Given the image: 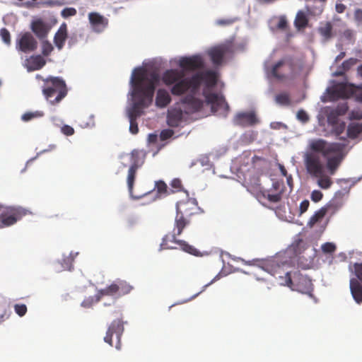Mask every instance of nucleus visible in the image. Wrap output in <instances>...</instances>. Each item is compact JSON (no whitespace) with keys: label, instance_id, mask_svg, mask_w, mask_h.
<instances>
[{"label":"nucleus","instance_id":"f257e3e1","mask_svg":"<svg viewBox=\"0 0 362 362\" xmlns=\"http://www.w3.org/2000/svg\"><path fill=\"white\" fill-rule=\"evenodd\" d=\"M158 81L159 76L155 71H148L144 68H138L134 70L131 83L135 102L129 112V117L136 119L143 114V109L152 104Z\"/></svg>","mask_w":362,"mask_h":362},{"label":"nucleus","instance_id":"f03ea898","mask_svg":"<svg viewBox=\"0 0 362 362\" xmlns=\"http://www.w3.org/2000/svg\"><path fill=\"white\" fill-rule=\"evenodd\" d=\"M288 264L279 262L278 259L268 260L264 264V269L276 279H280V284L291 288L293 291L308 295L315 298L313 284L311 279L303 276L299 271L293 272L288 271Z\"/></svg>","mask_w":362,"mask_h":362},{"label":"nucleus","instance_id":"7ed1b4c3","mask_svg":"<svg viewBox=\"0 0 362 362\" xmlns=\"http://www.w3.org/2000/svg\"><path fill=\"white\" fill-rule=\"evenodd\" d=\"M309 147L311 151L320 152L327 159V171L330 175H334L344 158V150L346 144H328L325 140L318 139L311 140Z\"/></svg>","mask_w":362,"mask_h":362},{"label":"nucleus","instance_id":"20e7f679","mask_svg":"<svg viewBox=\"0 0 362 362\" xmlns=\"http://www.w3.org/2000/svg\"><path fill=\"white\" fill-rule=\"evenodd\" d=\"M204 83L205 88L203 91L213 88L217 83V74L215 71L208 70L198 72L190 77V80L185 81L177 84L173 89L174 93H185L187 91L197 94L202 83Z\"/></svg>","mask_w":362,"mask_h":362},{"label":"nucleus","instance_id":"39448f33","mask_svg":"<svg viewBox=\"0 0 362 362\" xmlns=\"http://www.w3.org/2000/svg\"><path fill=\"white\" fill-rule=\"evenodd\" d=\"M187 218L188 217L177 213L175 219V228L173 230V233L172 235H166L163 237L162 243L160 245V250L177 249V247L170 245L169 244V243H173L177 244L180 249L185 252L195 256H198L199 255V250L193 246L189 245L186 241L177 239V236L181 235L185 227L189 223V221L187 219Z\"/></svg>","mask_w":362,"mask_h":362},{"label":"nucleus","instance_id":"423d86ee","mask_svg":"<svg viewBox=\"0 0 362 362\" xmlns=\"http://www.w3.org/2000/svg\"><path fill=\"white\" fill-rule=\"evenodd\" d=\"M42 93L51 105H56L67 95L65 81L57 76H49L43 79Z\"/></svg>","mask_w":362,"mask_h":362},{"label":"nucleus","instance_id":"0eeeda50","mask_svg":"<svg viewBox=\"0 0 362 362\" xmlns=\"http://www.w3.org/2000/svg\"><path fill=\"white\" fill-rule=\"evenodd\" d=\"M250 190L259 202L267 199L271 203H277L282 199L284 184L283 181H274L269 190L262 189L260 185L257 184L256 186H251Z\"/></svg>","mask_w":362,"mask_h":362},{"label":"nucleus","instance_id":"6e6552de","mask_svg":"<svg viewBox=\"0 0 362 362\" xmlns=\"http://www.w3.org/2000/svg\"><path fill=\"white\" fill-rule=\"evenodd\" d=\"M133 290V286L124 280L117 279L110 285L99 291L100 296H110L120 298L129 294Z\"/></svg>","mask_w":362,"mask_h":362},{"label":"nucleus","instance_id":"1a4fd4ad","mask_svg":"<svg viewBox=\"0 0 362 362\" xmlns=\"http://www.w3.org/2000/svg\"><path fill=\"white\" fill-rule=\"evenodd\" d=\"M185 71L183 70L170 69L165 71L163 73L161 80L163 83L167 86L173 85L170 88V93L173 95L180 96L184 93H174L173 89L180 83L185 81L188 82V81L190 80V77L185 78Z\"/></svg>","mask_w":362,"mask_h":362},{"label":"nucleus","instance_id":"9d476101","mask_svg":"<svg viewBox=\"0 0 362 362\" xmlns=\"http://www.w3.org/2000/svg\"><path fill=\"white\" fill-rule=\"evenodd\" d=\"M37 40L28 31L20 33L16 40V50L25 54L35 52L37 48Z\"/></svg>","mask_w":362,"mask_h":362},{"label":"nucleus","instance_id":"9b49d317","mask_svg":"<svg viewBox=\"0 0 362 362\" xmlns=\"http://www.w3.org/2000/svg\"><path fill=\"white\" fill-rule=\"evenodd\" d=\"M354 270L356 278L350 279V291L355 302L361 304L362 303V263H355Z\"/></svg>","mask_w":362,"mask_h":362},{"label":"nucleus","instance_id":"f8f14e48","mask_svg":"<svg viewBox=\"0 0 362 362\" xmlns=\"http://www.w3.org/2000/svg\"><path fill=\"white\" fill-rule=\"evenodd\" d=\"M320 152H308L304 156V163L308 173L312 176H320L324 173L325 167L318 155Z\"/></svg>","mask_w":362,"mask_h":362},{"label":"nucleus","instance_id":"ddd939ff","mask_svg":"<svg viewBox=\"0 0 362 362\" xmlns=\"http://www.w3.org/2000/svg\"><path fill=\"white\" fill-rule=\"evenodd\" d=\"M27 214V210L21 207H10L0 215V228L8 227L16 223Z\"/></svg>","mask_w":362,"mask_h":362},{"label":"nucleus","instance_id":"4468645a","mask_svg":"<svg viewBox=\"0 0 362 362\" xmlns=\"http://www.w3.org/2000/svg\"><path fill=\"white\" fill-rule=\"evenodd\" d=\"M203 95L206 103L211 105L212 112L222 110L227 112L229 110V105L223 95L214 93H206V90L203 91Z\"/></svg>","mask_w":362,"mask_h":362},{"label":"nucleus","instance_id":"2eb2a0df","mask_svg":"<svg viewBox=\"0 0 362 362\" xmlns=\"http://www.w3.org/2000/svg\"><path fill=\"white\" fill-rule=\"evenodd\" d=\"M123 332L124 325L122 320L120 319L115 320L109 326L107 331L106 332V335L104 337V341L112 346V336L113 334H115L116 338L117 339V342L115 345V347L117 349H120V337L123 334Z\"/></svg>","mask_w":362,"mask_h":362},{"label":"nucleus","instance_id":"dca6fc26","mask_svg":"<svg viewBox=\"0 0 362 362\" xmlns=\"http://www.w3.org/2000/svg\"><path fill=\"white\" fill-rule=\"evenodd\" d=\"M177 213L189 218L199 211L198 204L194 199H188L177 202L176 205Z\"/></svg>","mask_w":362,"mask_h":362},{"label":"nucleus","instance_id":"f3484780","mask_svg":"<svg viewBox=\"0 0 362 362\" xmlns=\"http://www.w3.org/2000/svg\"><path fill=\"white\" fill-rule=\"evenodd\" d=\"M347 110V105L346 103H343L335 107L329 106L325 107L324 109V114L327 117L329 124H336L339 120V117L345 115Z\"/></svg>","mask_w":362,"mask_h":362},{"label":"nucleus","instance_id":"a211bd4d","mask_svg":"<svg viewBox=\"0 0 362 362\" xmlns=\"http://www.w3.org/2000/svg\"><path fill=\"white\" fill-rule=\"evenodd\" d=\"M179 66L183 71H194L204 66L202 58L199 55L183 57L179 60Z\"/></svg>","mask_w":362,"mask_h":362},{"label":"nucleus","instance_id":"6ab92c4d","mask_svg":"<svg viewBox=\"0 0 362 362\" xmlns=\"http://www.w3.org/2000/svg\"><path fill=\"white\" fill-rule=\"evenodd\" d=\"M194 94L190 92V94L185 96L182 100V103L185 105V112L186 114H192L199 111L204 105L202 100L197 98Z\"/></svg>","mask_w":362,"mask_h":362},{"label":"nucleus","instance_id":"aec40b11","mask_svg":"<svg viewBox=\"0 0 362 362\" xmlns=\"http://www.w3.org/2000/svg\"><path fill=\"white\" fill-rule=\"evenodd\" d=\"M259 119L254 112H239L234 118V124L241 127L254 126Z\"/></svg>","mask_w":362,"mask_h":362},{"label":"nucleus","instance_id":"412c9836","mask_svg":"<svg viewBox=\"0 0 362 362\" xmlns=\"http://www.w3.org/2000/svg\"><path fill=\"white\" fill-rule=\"evenodd\" d=\"M327 99L323 101H334L339 98H344L348 97L347 86L344 83H339L329 88L327 90Z\"/></svg>","mask_w":362,"mask_h":362},{"label":"nucleus","instance_id":"4be33fe9","mask_svg":"<svg viewBox=\"0 0 362 362\" xmlns=\"http://www.w3.org/2000/svg\"><path fill=\"white\" fill-rule=\"evenodd\" d=\"M88 20L93 30L96 33L103 31L108 25V20L97 12L90 13Z\"/></svg>","mask_w":362,"mask_h":362},{"label":"nucleus","instance_id":"5701e85b","mask_svg":"<svg viewBox=\"0 0 362 362\" xmlns=\"http://www.w3.org/2000/svg\"><path fill=\"white\" fill-rule=\"evenodd\" d=\"M183 120V111L180 107H173L167 112V124L170 127H177Z\"/></svg>","mask_w":362,"mask_h":362},{"label":"nucleus","instance_id":"b1692460","mask_svg":"<svg viewBox=\"0 0 362 362\" xmlns=\"http://www.w3.org/2000/svg\"><path fill=\"white\" fill-rule=\"evenodd\" d=\"M30 29L38 38L42 39L47 37L50 27L42 19L37 18L32 21Z\"/></svg>","mask_w":362,"mask_h":362},{"label":"nucleus","instance_id":"393cba45","mask_svg":"<svg viewBox=\"0 0 362 362\" xmlns=\"http://www.w3.org/2000/svg\"><path fill=\"white\" fill-rule=\"evenodd\" d=\"M227 51V47L223 45L211 48L209 51V55L213 64L215 65H220L222 63Z\"/></svg>","mask_w":362,"mask_h":362},{"label":"nucleus","instance_id":"a878e982","mask_svg":"<svg viewBox=\"0 0 362 362\" xmlns=\"http://www.w3.org/2000/svg\"><path fill=\"white\" fill-rule=\"evenodd\" d=\"M286 66L287 64L284 59L279 61L272 66L271 69L272 76L279 80L284 79L286 77V73L284 71ZM288 66L290 69H291L292 64L291 63L288 64Z\"/></svg>","mask_w":362,"mask_h":362},{"label":"nucleus","instance_id":"bb28decb","mask_svg":"<svg viewBox=\"0 0 362 362\" xmlns=\"http://www.w3.org/2000/svg\"><path fill=\"white\" fill-rule=\"evenodd\" d=\"M67 36V25L64 23L60 25L54 37V43L58 49L60 50L64 47Z\"/></svg>","mask_w":362,"mask_h":362},{"label":"nucleus","instance_id":"cd10ccee","mask_svg":"<svg viewBox=\"0 0 362 362\" xmlns=\"http://www.w3.org/2000/svg\"><path fill=\"white\" fill-rule=\"evenodd\" d=\"M171 96L168 90L164 88H159L156 96V105L159 108L167 107L171 102Z\"/></svg>","mask_w":362,"mask_h":362},{"label":"nucleus","instance_id":"c85d7f7f","mask_svg":"<svg viewBox=\"0 0 362 362\" xmlns=\"http://www.w3.org/2000/svg\"><path fill=\"white\" fill-rule=\"evenodd\" d=\"M146 154L144 151L134 149L130 154L129 167L139 169L142 166L145 160Z\"/></svg>","mask_w":362,"mask_h":362},{"label":"nucleus","instance_id":"c756f323","mask_svg":"<svg viewBox=\"0 0 362 362\" xmlns=\"http://www.w3.org/2000/svg\"><path fill=\"white\" fill-rule=\"evenodd\" d=\"M46 64L45 59L41 55H34L27 59L26 67L28 71L41 69Z\"/></svg>","mask_w":362,"mask_h":362},{"label":"nucleus","instance_id":"7c9ffc66","mask_svg":"<svg viewBox=\"0 0 362 362\" xmlns=\"http://www.w3.org/2000/svg\"><path fill=\"white\" fill-rule=\"evenodd\" d=\"M343 206V202L340 199H332L323 207L327 214L330 216L334 215Z\"/></svg>","mask_w":362,"mask_h":362},{"label":"nucleus","instance_id":"2f4dec72","mask_svg":"<svg viewBox=\"0 0 362 362\" xmlns=\"http://www.w3.org/2000/svg\"><path fill=\"white\" fill-rule=\"evenodd\" d=\"M358 60L356 58H349L345 60L337 70L334 73V76H343L346 71H348L352 66H354Z\"/></svg>","mask_w":362,"mask_h":362},{"label":"nucleus","instance_id":"473e14b6","mask_svg":"<svg viewBox=\"0 0 362 362\" xmlns=\"http://www.w3.org/2000/svg\"><path fill=\"white\" fill-rule=\"evenodd\" d=\"M362 134V124L351 122L347 127V136L350 139H356Z\"/></svg>","mask_w":362,"mask_h":362},{"label":"nucleus","instance_id":"72a5a7b5","mask_svg":"<svg viewBox=\"0 0 362 362\" xmlns=\"http://www.w3.org/2000/svg\"><path fill=\"white\" fill-rule=\"evenodd\" d=\"M308 24V18L305 13L302 11H299L296 16L295 21H294V25L296 28L300 30L302 29H304L307 27Z\"/></svg>","mask_w":362,"mask_h":362},{"label":"nucleus","instance_id":"f704fd0d","mask_svg":"<svg viewBox=\"0 0 362 362\" xmlns=\"http://www.w3.org/2000/svg\"><path fill=\"white\" fill-rule=\"evenodd\" d=\"M319 33L325 39L329 40L332 37V25L330 22H326L318 28Z\"/></svg>","mask_w":362,"mask_h":362},{"label":"nucleus","instance_id":"c9c22d12","mask_svg":"<svg viewBox=\"0 0 362 362\" xmlns=\"http://www.w3.org/2000/svg\"><path fill=\"white\" fill-rule=\"evenodd\" d=\"M315 177L317 178V185L322 189H329L333 183L329 176L324 174V173H322L320 176Z\"/></svg>","mask_w":362,"mask_h":362},{"label":"nucleus","instance_id":"e433bc0d","mask_svg":"<svg viewBox=\"0 0 362 362\" xmlns=\"http://www.w3.org/2000/svg\"><path fill=\"white\" fill-rule=\"evenodd\" d=\"M326 214H327L324 207H321L319 210L315 211V214L310 217L308 221V225L310 226H313L317 222L321 221Z\"/></svg>","mask_w":362,"mask_h":362},{"label":"nucleus","instance_id":"4c0bfd02","mask_svg":"<svg viewBox=\"0 0 362 362\" xmlns=\"http://www.w3.org/2000/svg\"><path fill=\"white\" fill-rule=\"evenodd\" d=\"M138 169L129 167L127 173V182L130 194L132 193L136 175Z\"/></svg>","mask_w":362,"mask_h":362},{"label":"nucleus","instance_id":"58836bf2","mask_svg":"<svg viewBox=\"0 0 362 362\" xmlns=\"http://www.w3.org/2000/svg\"><path fill=\"white\" fill-rule=\"evenodd\" d=\"M155 189H156V196L153 199L154 200L159 198L162 195L168 194V186L162 180L156 182Z\"/></svg>","mask_w":362,"mask_h":362},{"label":"nucleus","instance_id":"ea45409f","mask_svg":"<svg viewBox=\"0 0 362 362\" xmlns=\"http://www.w3.org/2000/svg\"><path fill=\"white\" fill-rule=\"evenodd\" d=\"M44 116L42 111L37 110L35 112H27L21 116V119L24 122H28L35 118H39Z\"/></svg>","mask_w":362,"mask_h":362},{"label":"nucleus","instance_id":"a19ab883","mask_svg":"<svg viewBox=\"0 0 362 362\" xmlns=\"http://www.w3.org/2000/svg\"><path fill=\"white\" fill-rule=\"evenodd\" d=\"M275 101L281 105L288 106L291 105L289 95L286 93H282L276 95L275 97Z\"/></svg>","mask_w":362,"mask_h":362},{"label":"nucleus","instance_id":"79ce46f5","mask_svg":"<svg viewBox=\"0 0 362 362\" xmlns=\"http://www.w3.org/2000/svg\"><path fill=\"white\" fill-rule=\"evenodd\" d=\"M330 125L332 126V133L337 136H340L345 130L346 129V124L344 122H339L336 124H330Z\"/></svg>","mask_w":362,"mask_h":362},{"label":"nucleus","instance_id":"37998d69","mask_svg":"<svg viewBox=\"0 0 362 362\" xmlns=\"http://www.w3.org/2000/svg\"><path fill=\"white\" fill-rule=\"evenodd\" d=\"M0 36L6 45L11 44V34L6 28H3L0 30Z\"/></svg>","mask_w":362,"mask_h":362},{"label":"nucleus","instance_id":"c03bdc74","mask_svg":"<svg viewBox=\"0 0 362 362\" xmlns=\"http://www.w3.org/2000/svg\"><path fill=\"white\" fill-rule=\"evenodd\" d=\"M54 47L52 44L47 41L42 42V54L45 57L49 56L53 51Z\"/></svg>","mask_w":362,"mask_h":362},{"label":"nucleus","instance_id":"a18cd8bd","mask_svg":"<svg viewBox=\"0 0 362 362\" xmlns=\"http://www.w3.org/2000/svg\"><path fill=\"white\" fill-rule=\"evenodd\" d=\"M343 37L347 40L349 43L354 44L355 42V33L354 30L347 29L345 30L342 33Z\"/></svg>","mask_w":362,"mask_h":362},{"label":"nucleus","instance_id":"49530a36","mask_svg":"<svg viewBox=\"0 0 362 362\" xmlns=\"http://www.w3.org/2000/svg\"><path fill=\"white\" fill-rule=\"evenodd\" d=\"M170 187L173 188V189H171V192L173 193L181 191L182 189L181 180L178 178L173 179L170 183Z\"/></svg>","mask_w":362,"mask_h":362},{"label":"nucleus","instance_id":"de8ad7c7","mask_svg":"<svg viewBox=\"0 0 362 362\" xmlns=\"http://www.w3.org/2000/svg\"><path fill=\"white\" fill-rule=\"evenodd\" d=\"M76 9L72 7L65 8L61 12V15L64 18H67L69 17L76 16Z\"/></svg>","mask_w":362,"mask_h":362},{"label":"nucleus","instance_id":"09e8293b","mask_svg":"<svg viewBox=\"0 0 362 362\" xmlns=\"http://www.w3.org/2000/svg\"><path fill=\"white\" fill-rule=\"evenodd\" d=\"M74 259L70 257H64L62 259L61 264L64 270H71Z\"/></svg>","mask_w":362,"mask_h":362},{"label":"nucleus","instance_id":"8fccbe9b","mask_svg":"<svg viewBox=\"0 0 362 362\" xmlns=\"http://www.w3.org/2000/svg\"><path fill=\"white\" fill-rule=\"evenodd\" d=\"M15 312L21 317L25 315L27 312V307L24 304H16L14 306Z\"/></svg>","mask_w":362,"mask_h":362},{"label":"nucleus","instance_id":"3c124183","mask_svg":"<svg viewBox=\"0 0 362 362\" xmlns=\"http://www.w3.org/2000/svg\"><path fill=\"white\" fill-rule=\"evenodd\" d=\"M173 134H174L173 130L169 129H164V130L161 131L160 134V138L162 141H165V140H167V139L171 138L173 136Z\"/></svg>","mask_w":362,"mask_h":362},{"label":"nucleus","instance_id":"603ef678","mask_svg":"<svg viewBox=\"0 0 362 362\" xmlns=\"http://www.w3.org/2000/svg\"><path fill=\"white\" fill-rule=\"evenodd\" d=\"M323 197V194L320 190H313L311 193L310 198L313 202H318Z\"/></svg>","mask_w":362,"mask_h":362},{"label":"nucleus","instance_id":"864d4df0","mask_svg":"<svg viewBox=\"0 0 362 362\" xmlns=\"http://www.w3.org/2000/svg\"><path fill=\"white\" fill-rule=\"evenodd\" d=\"M129 118L130 122L129 130L132 134H135L139 132L138 124L136 122V119L132 117Z\"/></svg>","mask_w":362,"mask_h":362},{"label":"nucleus","instance_id":"5fc2aeb1","mask_svg":"<svg viewBox=\"0 0 362 362\" xmlns=\"http://www.w3.org/2000/svg\"><path fill=\"white\" fill-rule=\"evenodd\" d=\"M354 20L357 24V25H362V9L357 8L354 11Z\"/></svg>","mask_w":362,"mask_h":362},{"label":"nucleus","instance_id":"6e6d98bb","mask_svg":"<svg viewBox=\"0 0 362 362\" xmlns=\"http://www.w3.org/2000/svg\"><path fill=\"white\" fill-rule=\"evenodd\" d=\"M322 249L323 252L326 253H331L335 250L336 247L333 243H326L324 245H322Z\"/></svg>","mask_w":362,"mask_h":362},{"label":"nucleus","instance_id":"4d7b16f0","mask_svg":"<svg viewBox=\"0 0 362 362\" xmlns=\"http://www.w3.org/2000/svg\"><path fill=\"white\" fill-rule=\"evenodd\" d=\"M62 132L66 136H71L74 134V129L72 127L65 124L61 128Z\"/></svg>","mask_w":362,"mask_h":362},{"label":"nucleus","instance_id":"13d9d810","mask_svg":"<svg viewBox=\"0 0 362 362\" xmlns=\"http://www.w3.org/2000/svg\"><path fill=\"white\" fill-rule=\"evenodd\" d=\"M288 26V23L286 19L284 17L280 18L278 24L277 28L280 30H286Z\"/></svg>","mask_w":362,"mask_h":362},{"label":"nucleus","instance_id":"bf43d9fd","mask_svg":"<svg viewBox=\"0 0 362 362\" xmlns=\"http://www.w3.org/2000/svg\"><path fill=\"white\" fill-rule=\"evenodd\" d=\"M297 117L302 122H307L309 119L308 115L304 110H299L297 113Z\"/></svg>","mask_w":362,"mask_h":362},{"label":"nucleus","instance_id":"052dcab7","mask_svg":"<svg viewBox=\"0 0 362 362\" xmlns=\"http://www.w3.org/2000/svg\"><path fill=\"white\" fill-rule=\"evenodd\" d=\"M309 205H310V202L308 200H307V199L303 200L300 204V209H299L300 213V214L305 213L308 210Z\"/></svg>","mask_w":362,"mask_h":362},{"label":"nucleus","instance_id":"680f3d73","mask_svg":"<svg viewBox=\"0 0 362 362\" xmlns=\"http://www.w3.org/2000/svg\"><path fill=\"white\" fill-rule=\"evenodd\" d=\"M93 303H94L93 298V297H90L88 298L85 299L81 303V306H83L84 308H90L93 305Z\"/></svg>","mask_w":362,"mask_h":362},{"label":"nucleus","instance_id":"e2e57ef3","mask_svg":"<svg viewBox=\"0 0 362 362\" xmlns=\"http://www.w3.org/2000/svg\"><path fill=\"white\" fill-rule=\"evenodd\" d=\"M346 6L343 4H337L335 6L336 11L339 13H342L346 10Z\"/></svg>","mask_w":362,"mask_h":362},{"label":"nucleus","instance_id":"0e129e2a","mask_svg":"<svg viewBox=\"0 0 362 362\" xmlns=\"http://www.w3.org/2000/svg\"><path fill=\"white\" fill-rule=\"evenodd\" d=\"M356 97L358 100L362 103V85H360L357 87Z\"/></svg>","mask_w":362,"mask_h":362},{"label":"nucleus","instance_id":"69168bd1","mask_svg":"<svg viewBox=\"0 0 362 362\" xmlns=\"http://www.w3.org/2000/svg\"><path fill=\"white\" fill-rule=\"evenodd\" d=\"M148 141L149 143H156L157 141V135L154 134H150L148 136Z\"/></svg>","mask_w":362,"mask_h":362},{"label":"nucleus","instance_id":"338daca9","mask_svg":"<svg viewBox=\"0 0 362 362\" xmlns=\"http://www.w3.org/2000/svg\"><path fill=\"white\" fill-rule=\"evenodd\" d=\"M346 55V53L344 52H341L336 57L335 61L339 62Z\"/></svg>","mask_w":362,"mask_h":362},{"label":"nucleus","instance_id":"774afa93","mask_svg":"<svg viewBox=\"0 0 362 362\" xmlns=\"http://www.w3.org/2000/svg\"><path fill=\"white\" fill-rule=\"evenodd\" d=\"M287 182H288V185L291 188L292 186H293V179H292L291 175H289V176L287 177Z\"/></svg>","mask_w":362,"mask_h":362}]
</instances>
